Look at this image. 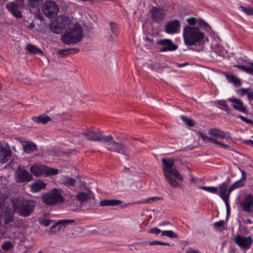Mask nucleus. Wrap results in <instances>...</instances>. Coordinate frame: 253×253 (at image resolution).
I'll use <instances>...</instances> for the list:
<instances>
[{"instance_id": "58836bf2", "label": "nucleus", "mask_w": 253, "mask_h": 253, "mask_svg": "<svg viewBox=\"0 0 253 253\" xmlns=\"http://www.w3.org/2000/svg\"><path fill=\"white\" fill-rule=\"evenodd\" d=\"M13 247L12 243L10 241H5L1 245V248L4 251H9L12 249Z\"/></svg>"}, {"instance_id": "a211bd4d", "label": "nucleus", "mask_w": 253, "mask_h": 253, "mask_svg": "<svg viewBox=\"0 0 253 253\" xmlns=\"http://www.w3.org/2000/svg\"><path fill=\"white\" fill-rule=\"evenodd\" d=\"M242 210L246 212L253 211V196L251 194L247 195L244 201L241 205Z\"/></svg>"}, {"instance_id": "aec40b11", "label": "nucleus", "mask_w": 253, "mask_h": 253, "mask_svg": "<svg viewBox=\"0 0 253 253\" xmlns=\"http://www.w3.org/2000/svg\"><path fill=\"white\" fill-rule=\"evenodd\" d=\"M228 100L234 103L232 105L234 109L244 113H248V111L245 107L244 106L243 103L241 99L233 97L229 98Z\"/></svg>"}, {"instance_id": "864d4df0", "label": "nucleus", "mask_w": 253, "mask_h": 253, "mask_svg": "<svg viewBox=\"0 0 253 253\" xmlns=\"http://www.w3.org/2000/svg\"><path fill=\"white\" fill-rule=\"evenodd\" d=\"M111 29L113 33H115L117 31V24L114 22H110Z\"/></svg>"}, {"instance_id": "c9c22d12", "label": "nucleus", "mask_w": 253, "mask_h": 253, "mask_svg": "<svg viewBox=\"0 0 253 253\" xmlns=\"http://www.w3.org/2000/svg\"><path fill=\"white\" fill-rule=\"evenodd\" d=\"M162 236H167L170 238H177L178 235L172 230H165L161 232Z\"/></svg>"}, {"instance_id": "680f3d73", "label": "nucleus", "mask_w": 253, "mask_h": 253, "mask_svg": "<svg viewBox=\"0 0 253 253\" xmlns=\"http://www.w3.org/2000/svg\"><path fill=\"white\" fill-rule=\"evenodd\" d=\"M4 205V200L2 198H0V210L3 207Z\"/></svg>"}, {"instance_id": "bf43d9fd", "label": "nucleus", "mask_w": 253, "mask_h": 253, "mask_svg": "<svg viewBox=\"0 0 253 253\" xmlns=\"http://www.w3.org/2000/svg\"><path fill=\"white\" fill-rule=\"evenodd\" d=\"M171 225V224L169 221H166V220L163 221L161 222V223H160V224H159V226H164V225Z\"/></svg>"}, {"instance_id": "cd10ccee", "label": "nucleus", "mask_w": 253, "mask_h": 253, "mask_svg": "<svg viewBox=\"0 0 253 253\" xmlns=\"http://www.w3.org/2000/svg\"><path fill=\"white\" fill-rule=\"evenodd\" d=\"M32 120L38 124H46L51 121V118L47 115H42L38 117H33Z\"/></svg>"}, {"instance_id": "6ab92c4d", "label": "nucleus", "mask_w": 253, "mask_h": 253, "mask_svg": "<svg viewBox=\"0 0 253 253\" xmlns=\"http://www.w3.org/2000/svg\"><path fill=\"white\" fill-rule=\"evenodd\" d=\"M54 20L56 22V24L58 25V28L61 32L64 29L69 27L71 24L69 18L64 15L57 17Z\"/></svg>"}, {"instance_id": "dca6fc26", "label": "nucleus", "mask_w": 253, "mask_h": 253, "mask_svg": "<svg viewBox=\"0 0 253 253\" xmlns=\"http://www.w3.org/2000/svg\"><path fill=\"white\" fill-rule=\"evenodd\" d=\"M11 156V151L8 145L4 146L0 144V162L5 163L9 160Z\"/></svg>"}, {"instance_id": "79ce46f5", "label": "nucleus", "mask_w": 253, "mask_h": 253, "mask_svg": "<svg viewBox=\"0 0 253 253\" xmlns=\"http://www.w3.org/2000/svg\"><path fill=\"white\" fill-rule=\"evenodd\" d=\"M196 24L205 29H207L210 27L209 24L201 18L197 19Z\"/></svg>"}, {"instance_id": "ea45409f", "label": "nucleus", "mask_w": 253, "mask_h": 253, "mask_svg": "<svg viewBox=\"0 0 253 253\" xmlns=\"http://www.w3.org/2000/svg\"><path fill=\"white\" fill-rule=\"evenodd\" d=\"M76 181L73 178H68L64 180L63 184L68 187L73 186L75 185Z\"/></svg>"}, {"instance_id": "a18cd8bd", "label": "nucleus", "mask_w": 253, "mask_h": 253, "mask_svg": "<svg viewBox=\"0 0 253 253\" xmlns=\"http://www.w3.org/2000/svg\"><path fill=\"white\" fill-rule=\"evenodd\" d=\"M251 88H242L241 89L237 90V93L240 95V96H244L246 94H247L248 93V91H250Z\"/></svg>"}, {"instance_id": "39448f33", "label": "nucleus", "mask_w": 253, "mask_h": 253, "mask_svg": "<svg viewBox=\"0 0 253 253\" xmlns=\"http://www.w3.org/2000/svg\"><path fill=\"white\" fill-rule=\"evenodd\" d=\"M72 133L76 137L80 138L83 135L85 136L87 140L91 141L104 143L109 142L112 139V135H104L102 132L99 129H87L84 132L74 131Z\"/></svg>"}, {"instance_id": "052dcab7", "label": "nucleus", "mask_w": 253, "mask_h": 253, "mask_svg": "<svg viewBox=\"0 0 253 253\" xmlns=\"http://www.w3.org/2000/svg\"><path fill=\"white\" fill-rule=\"evenodd\" d=\"M161 199V198H159V197H151L150 199H148L147 200V201L149 203H150L151 200L154 201V200H159Z\"/></svg>"}, {"instance_id": "f257e3e1", "label": "nucleus", "mask_w": 253, "mask_h": 253, "mask_svg": "<svg viewBox=\"0 0 253 253\" xmlns=\"http://www.w3.org/2000/svg\"><path fill=\"white\" fill-rule=\"evenodd\" d=\"M183 36L186 45H201L205 42V33L197 26H184Z\"/></svg>"}, {"instance_id": "f8f14e48", "label": "nucleus", "mask_w": 253, "mask_h": 253, "mask_svg": "<svg viewBox=\"0 0 253 253\" xmlns=\"http://www.w3.org/2000/svg\"><path fill=\"white\" fill-rule=\"evenodd\" d=\"M16 173V181L19 183L29 182L33 178L32 175L23 169L18 168Z\"/></svg>"}, {"instance_id": "4be33fe9", "label": "nucleus", "mask_w": 253, "mask_h": 253, "mask_svg": "<svg viewBox=\"0 0 253 253\" xmlns=\"http://www.w3.org/2000/svg\"><path fill=\"white\" fill-rule=\"evenodd\" d=\"M209 134L212 137H217L220 139L230 138V136L227 132H225L219 129L212 128L209 131Z\"/></svg>"}, {"instance_id": "bb28decb", "label": "nucleus", "mask_w": 253, "mask_h": 253, "mask_svg": "<svg viewBox=\"0 0 253 253\" xmlns=\"http://www.w3.org/2000/svg\"><path fill=\"white\" fill-rule=\"evenodd\" d=\"M44 167L43 166L34 165L31 167L30 170L34 175L40 176L44 174Z\"/></svg>"}, {"instance_id": "0eeeda50", "label": "nucleus", "mask_w": 253, "mask_h": 253, "mask_svg": "<svg viewBox=\"0 0 253 253\" xmlns=\"http://www.w3.org/2000/svg\"><path fill=\"white\" fill-rule=\"evenodd\" d=\"M59 11V7L55 1L46 0L42 5V11L43 14L49 18L55 17Z\"/></svg>"}, {"instance_id": "4c0bfd02", "label": "nucleus", "mask_w": 253, "mask_h": 253, "mask_svg": "<svg viewBox=\"0 0 253 253\" xmlns=\"http://www.w3.org/2000/svg\"><path fill=\"white\" fill-rule=\"evenodd\" d=\"M43 0H28V5L32 8L39 6Z\"/></svg>"}, {"instance_id": "603ef678", "label": "nucleus", "mask_w": 253, "mask_h": 253, "mask_svg": "<svg viewBox=\"0 0 253 253\" xmlns=\"http://www.w3.org/2000/svg\"><path fill=\"white\" fill-rule=\"evenodd\" d=\"M51 220L48 219H44L40 221L41 224H42L45 226H48L50 225Z\"/></svg>"}, {"instance_id": "412c9836", "label": "nucleus", "mask_w": 253, "mask_h": 253, "mask_svg": "<svg viewBox=\"0 0 253 253\" xmlns=\"http://www.w3.org/2000/svg\"><path fill=\"white\" fill-rule=\"evenodd\" d=\"M76 221L75 219H61L59 220L57 222L54 223L51 227L49 232H52L53 229L58 227V230H61L62 227L65 228L66 226L68 225L72 224L73 223H75Z\"/></svg>"}, {"instance_id": "6e6552de", "label": "nucleus", "mask_w": 253, "mask_h": 253, "mask_svg": "<svg viewBox=\"0 0 253 253\" xmlns=\"http://www.w3.org/2000/svg\"><path fill=\"white\" fill-rule=\"evenodd\" d=\"M104 143L106 144L105 148L109 151L116 152L123 155L128 156V149L126 146L121 142L115 141L113 137L112 140Z\"/></svg>"}, {"instance_id": "c03bdc74", "label": "nucleus", "mask_w": 253, "mask_h": 253, "mask_svg": "<svg viewBox=\"0 0 253 253\" xmlns=\"http://www.w3.org/2000/svg\"><path fill=\"white\" fill-rule=\"evenodd\" d=\"M239 8L245 13L248 15H253V9L251 7H245L243 6H240Z\"/></svg>"}, {"instance_id": "f704fd0d", "label": "nucleus", "mask_w": 253, "mask_h": 253, "mask_svg": "<svg viewBox=\"0 0 253 253\" xmlns=\"http://www.w3.org/2000/svg\"><path fill=\"white\" fill-rule=\"evenodd\" d=\"M244 182H243V181H242L240 179L236 181L233 184H232L229 188V193L231 192L233 190H234L235 189L239 188L244 186Z\"/></svg>"}, {"instance_id": "2eb2a0df", "label": "nucleus", "mask_w": 253, "mask_h": 253, "mask_svg": "<svg viewBox=\"0 0 253 253\" xmlns=\"http://www.w3.org/2000/svg\"><path fill=\"white\" fill-rule=\"evenodd\" d=\"M8 11L17 19L22 18V15L20 6L14 2H9L6 4Z\"/></svg>"}, {"instance_id": "37998d69", "label": "nucleus", "mask_w": 253, "mask_h": 253, "mask_svg": "<svg viewBox=\"0 0 253 253\" xmlns=\"http://www.w3.org/2000/svg\"><path fill=\"white\" fill-rule=\"evenodd\" d=\"M181 120L188 126H194L195 123L193 121L189 118L185 117L184 116H181Z\"/></svg>"}, {"instance_id": "9d476101", "label": "nucleus", "mask_w": 253, "mask_h": 253, "mask_svg": "<svg viewBox=\"0 0 253 253\" xmlns=\"http://www.w3.org/2000/svg\"><path fill=\"white\" fill-rule=\"evenodd\" d=\"M236 245L244 251L249 250L253 243V240L251 236L245 237L240 235H236L234 239Z\"/></svg>"}, {"instance_id": "c85d7f7f", "label": "nucleus", "mask_w": 253, "mask_h": 253, "mask_svg": "<svg viewBox=\"0 0 253 253\" xmlns=\"http://www.w3.org/2000/svg\"><path fill=\"white\" fill-rule=\"evenodd\" d=\"M23 149L25 153L29 154L37 149L36 145L32 141L27 142V144L23 145Z\"/></svg>"}, {"instance_id": "e433bc0d", "label": "nucleus", "mask_w": 253, "mask_h": 253, "mask_svg": "<svg viewBox=\"0 0 253 253\" xmlns=\"http://www.w3.org/2000/svg\"><path fill=\"white\" fill-rule=\"evenodd\" d=\"M234 66L244 72L253 75V69L250 67L240 65H234Z\"/></svg>"}, {"instance_id": "13d9d810", "label": "nucleus", "mask_w": 253, "mask_h": 253, "mask_svg": "<svg viewBox=\"0 0 253 253\" xmlns=\"http://www.w3.org/2000/svg\"><path fill=\"white\" fill-rule=\"evenodd\" d=\"M248 98L249 100H253V92L248 91V93H247Z\"/></svg>"}, {"instance_id": "f3484780", "label": "nucleus", "mask_w": 253, "mask_h": 253, "mask_svg": "<svg viewBox=\"0 0 253 253\" xmlns=\"http://www.w3.org/2000/svg\"><path fill=\"white\" fill-rule=\"evenodd\" d=\"M230 181V178L227 179L226 181L220 184L218 186L219 189V196L220 198L224 201L229 200V196L231 192L229 193V189L227 191L228 184Z\"/></svg>"}, {"instance_id": "473e14b6", "label": "nucleus", "mask_w": 253, "mask_h": 253, "mask_svg": "<svg viewBox=\"0 0 253 253\" xmlns=\"http://www.w3.org/2000/svg\"><path fill=\"white\" fill-rule=\"evenodd\" d=\"M217 103L219 104L221 107L220 108L225 112H227V113H229L230 111L232 110L228 106L226 103V100H220L217 101Z\"/></svg>"}, {"instance_id": "7ed1b4c3", "label": "nucleus", "mask_w": 253, "mask_h": 253, "mask_svg": "<svg viewBox=\"0 0 253 253\" xmlns=\"http://www.w3.org/2000/svg\"><path fill=\"white\" fill-rule=\"evenodd\" d=\"M13 208L16 212L23 217L30 215L34 210L36 202L34 200H25L21 198L13 199L11 200Z\"/></svg>"}, {"instance_id": "8fccbe9b", "label": "nucleus", "mask_w": 253, "mask_h": 253, "mask_svg": "<svg viewBox=\"0 0 253 253\" xmlns=\"http://www.w3.org/2000/svg\"><path fill=\"white\" fill-rule=\"evenodd\" d=\"M224 221L222 220H220L218 221L215 222L213 224V226L215 228H220L224 226Z\"/></svg>"}, {"instance_id": "20e7f679", "label": "nucleus", "mask_w": 253, "mask_h": 253, "mask_svg": "<svg viewBox=\"0 0 253 253\" xmlns=\"http://www.w3.org/2000/svg\"><path fill=\"white\" fill-rule=\"evenodd\" d=\"M83 31L78 24L69 27L68 30L61 36L62 42L67 44H75L80 42L83 37Z\"/></svg>"}, {"instance_id": "69168bd1", "label": "nucleus", "mask_w": 253, "mask_h": 253, "mask_svg": "<svg viewBox=\"0 0 253 253\" xmlns=\"http://www.w3.org/2000/svg\"><path fill=\"white\" fill-rule=\"evenodd\" d=\"M188 64V63H183V64H177L176 66L177 67L180 68V67H184Z\"/></svg>"}, {"instance_id": "2f4dec72", "label": "nucleus", "mask_w": 253, "mask_h": 253, "mask_svg": "<svg viewBox=\"0 0 253 253\" xmlns=\"http://www.w3.org/2000/svg\"><path fill=\"white\" fill-rule=\"evenodd\" d=\"M56 22L55 20H52L49 25V27L50 31L54 33L60 34L61 33L58 25L56 24Z\"/></svg>"}, {"instance_id": "de8ad7c7", "label": "nucleus", "mask_w": 253, "mask_h": 253, "mask_svg": "<svg viewBox=\"0 0 253 253\" xmlns=\"http://www.w3.org/2000/svg\"><path fill=\"white\" fill-rule=\"evenodd\" d=\"M70 51L71 49L70 48L63 49L59 50L58 53L59 54L62 55H67L70 53H72V52Z\"/></svg>"}, {"instance_id": "6e6d98bb", "label": "nucleus", "mask_w": 253, "mask_h": 253, "mask_svg": "<svg viewBox=\"0 0 253 253\" xmlns=\"http://www.w3.org/2000/svg\"><path fill=\"white\" fill-rule=\"evenodd\" d=\"M163 242L154 241L149 242L148 245L149 246H156V245H162Z\"/></svg>"}, {"instance_id": "9b49d317", "label": "nucleus", "mask_w": 253, "mask_h": 253, "mask_svg": "<svg viewBox=\"0 0 253 253\" xmlns=\"http://www.w3.org/2000/svg\"><path fill=\"white\" fill-rule=\"evenodd\" d=\"M157 42L159 45L162 46V47L160 48V51L162 52L173 51L178 48V46L174 44L170 39H162L158 40Z\"/></svg>"}, {"instance_id": "b1692460", "label": "nucleus", "mask_w": 253, "mask_h": 253, "mask_svg": "<svg viewBox=\"0 0 253 253\" xmlns=\"http://www.w3.org/2000/svg\"><path fill=\"white\" fill-rule=\"evenodd\" d=\"M92 196V193L90 191L87 193L80 192L76 195L75 199L79 201L80 203H84L91 199Z\"/></svg>"}, {"instance_id": "e2e57ef3", "label": "nucleus", "mask_w": 253, "mask_h": 253, "mask_svg": "<svg viewBox=\"0 0 253 253\" xmlns=\"http://www.w3.org/2000/svg\"><path fill=\"white\" fill-rule=\"evenodd\" d=\"M72 53H77L79 52L80 50L79 48H70Z\"/></svg>"}, {"instance_id": "a878e982", "label": "nucleus", "mask_w": 253, "mask_h": 253, "mask_svg": "<svg viewBox=\"0 0 253 253\" xmlns=\"http://www.w3.org/2000/svg\"><path fill=\"white\" fill-rule=\"evenodd\" d=\"M122 203V201L117 199H104L100 201L99 205L101 207L118 206Z\"/></svg>"}, {"instance_id": "338daca9", "label": "nucleus", "mask_w": 253, "mask_h": 253, "mask_svg": "<svg viewBox=\"0 0 253 253\" xmlns=\"http://www.w3.org/2000/svg\"><path fill=\"white\" fill-rule=\"evenodd\" d=\"M145 40L149 42L150 43H153V39L150 38L148 37H146L145 38Z\"/></svg>"}, {"instance_id": "1a4fd4ad", "label": "nucleus", "mask_w": 253, "mask_h": 253, "mask_svg": "<svg viewBox=\"0 0 253 253\" xmlns=\"http://www.w3.org/2000/svg\"><path fill=\"white\" fill-rule=\"evenodd\" d=\"M15 212L13 208L9 207L5 208L0 217V222L2 226L5 228L10 226V223L14 220Z\"/></svg>"}, {"instance_id": "0e129e2a", "label": "nucleus", "mask_w": 253, "mask_h": 253, "mask_svg": "<svg viewBox=\"0 0 253 253\" xmlns=\"http://www.w3.org/2000/svg\"><path fill=\"white\" fill-rule=\"evenodd\" d=\"M187 253H200L198 250L191 249L187 252Z\"/></svg>"}, {"instance_id": "c756f323", "label": "nucleus", "mask_w": 253, "mask_h": 253, "mask_svg": "<svg viewBox=\"0 0 253 253\" xmlns=\"http://www.w3.org/2000/svg\"><path fill=\"white\" fill-rule=\"evenodd\" d=\"M225 76L229 83L233 84L236 86L241 85V82L240 80L236 77L234 75L225 73Z\"/></svg>"}, {"instance_id": "774afa93", "label": "nucleus", "mask_w": 253, "mask_h": 253, "mask_svg": "<svg viewBox=\"0 0 253 253\" xmlns=\"http://www.w3.org/2000/svg\"><path fill=\"white\" fill-rule=\"evenodd\" d=\"M245 223L247 224H252L253 223V221H252L251 219H247Z\"/></svg>"}, {"instance_id": "5fc2aeb1", "label": "nucleus", "mask_w": 253, "mask_h": 253, "mask_svg": "<svg viewBox=\"0 0 253 253\" xmlns=\"http://www.w3.org/2000/svg\"><path fill=\"white\" fill-rule=\"evenodd\" d=\"M225 205H226V214H227V218L228 217L229 214H230V205L229 203V200L225 201H224Z\"/></svg>"}, {"instance_id": "3c124183", "label": "nucleus", "mask_w": 253, "mask_h": 253, "mask_svg": "<svg viewBox=\"0 0 253 253\" xmlns=\"http://www.w3.org/2000/svg\"><path fill=\"white\" fill-rule=\"evenodd\" d=\"M149 232L151 234H154L156 235H158L160 233H161L162 231L159 229L155 227V228L150 229L149 231Z\"/></svg>"}, {"instance_id": "09e8293b", "label": "nucleus", "mask_w": 253, "mask_h": 253, "mask_svg": "<svg viewBox=\"0 0 253 253\" xmlns=\"http://www.w3.org/2000/svg\"><path fill=\"white\" fill-rule=\"evenodd\" d=\"M238 117L247 124L253 125V121L251 119H247L241 115H239Z\"/></svg>"}, {"instance_id": "423d86ee", "label": "nucleus", "mask_w": 253, "mask_h": 253, "mask_svg": "<svg viewBox=\"0 0 253 253\" xmlns=\"http://www.w3.org/2000/svg\"><path fill=\"white\" fill-rule=\"evenodd\" d=\"M62 192L61 189L53 188L49 193H44L42 196V201L47 206H54L62 203L64 201V198L62 195Z\"/></svg>"}, {"instance_id": "4468645a", "label": "nucleus", "mask_w": 253, "mask_h": 253, "mask_svg": "<svg viewBox=\"0 0 253 253\" xmlns=\"http://www.w3.org/2000/svg\"><path fill=\"white\" fill-rule=\"evenodd\" d=\"M152 19L156 23H160L165 17L163 8L153 6L150 12Z\"/></svg>"}, {"instance_id": "393cba45", "label": "nucleus", "mask_w": 253, "mask_h": 253, "mask_svg": "<svg viewBox=\"0 0 253 253\" xmlns=\"http://www.w3.org/2000/svg\"><path fill=\"white\" fill-rule=\"evenodd\" d=\"M46 185V184L43 181L40 180H37L31 185V191L34 193L38 192L41 190L44 189Z\"/></svg>"}, {"instance_id": "a19ab883", "label": "nucleus", "mask_w": 253, "mask_h": 253, "mask_svg": "<svg viewBox=\"0 0 253 253\" xmlns=\"http://www.w3.org/2000/svg\"><path fill=\"white\" fill-rule=\"evenodd\" d=\"M200 189L213 194H217L218 188L216 187L201 186Z\"/></svg>"}, {"instance_id": "49530a36", "label": "nucleus", "mask_w": 253, "mask_h": 253, "mask_svg": "<svg viewBox=\"0 0 253 253\" xmlns=\"http://www.w3.org/2000/svg\"><path fill=\"white\" fill-rule=\"evenodd\" d=\"M186 21L188 23L189 26H195V25L196 24L197 22V19L191 17L190 18H188L186 19Z\"/></svg>"}, {"instance_id": "ddd939ff", "label": "nucleus", "mask_w": 253, "mask_h": 253, "mask_svg": "<svg viewBox=\"0 0 253 253\" xmlns=\"http://www.w3.org/2000/svg\"><path fill=\"white\" fill-rule=\"evenodd\" d=\"M180 24L177 19L167 22L165 25V31L168 34H174L180 30Z\"/></svg>"}, {"instance_id": "4d7b16f0", "label": "nucleus", "mask_w": 253, "mask_h": 253, "mask_svg": "<svg viewBox=\"0 0 253 253\" xmlns=\"http://www.w3.org/2000/svg\"><path fill=\"white\" fill-rule=\"evenodd\" d=\"M240 169V171L242 173V176H241L240 180H241L242 181H246L247 179L246 171L244 170H242L241 169Z\"/></svg>"}, {"instance_id": "72a5a7b5", "label": "nucleus", "mask_w": 253, "mask_h": 253, "mask_svg": "<svg viewBox=\"0 0 253 253\" xmlns=\"http://www.w3.org/2000/svg\"><path fill=\"white\" fill-rule=\"evenodd\" d=\"M44 172L46 173L47 176H54L58 173L59 170L57 169L49 168L47 167H45Z\"/></svg>"}, {"instance_id": "f03ea898", "label": "nucleus", "mask_w": 253, "mask_h": 253, "mask_svg": "<svg viewBox=\"0 0 253 253\" xmlns=\"http://www.w3.org/2000/svg\"><path fill=\"white\" fill-rule=\"evenodd\" d=\"M162 163L163 165V170L165 179L167 182L172 188H177L179 187L178 182L174 179L171 175L174 176L177 180L179 181L183 180V177L179 174L178 171L173 168L174 165V159H166L163 158Z\"/></svg>"}, {"instance_id": "7c9ffc66", "label": "nucleus", "mask_w": 253, "mask_h": 253, "mask_svg": "<svg viewBox=\"0 0 253 253\" xmlns=\"http://www.w3.org/2000/svg\"><path fill=\"white\" fill-rule=\"evenodd\" d=\"M26 48L30 53L41 55H43L42 51L40 48L37 47L34 45L28 44L26 46Z\"/></svg>"}, {"instance_id": "5701e85b", "label": "nucleus", "mask_w": 253, "mask_h": 253, "mask_svg": "<svg viewBox=\"0 0 253 253\" xmlns=\"http://www.w3.org/2000/svg\"><path fill=\"white\" fill-rule=\"evenodd\" d=\"M199 136L206 142H210L216 144L220 145L221 147L224 148L226 149H228L230 148L229 145L225 144L220 141L217 140L216 139L212 137H210L207 135L204 134L202 132H199Z\"/></svg>"}]
</instances>
